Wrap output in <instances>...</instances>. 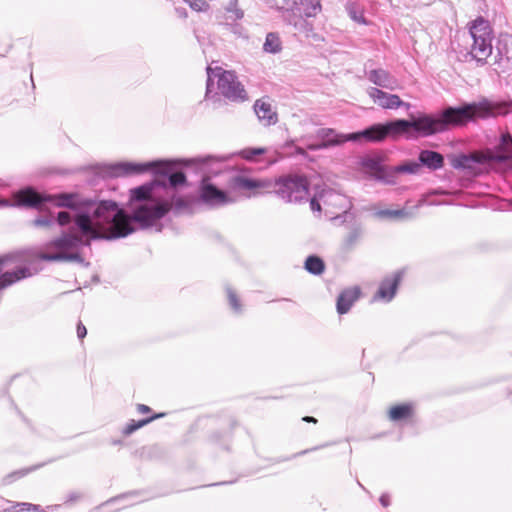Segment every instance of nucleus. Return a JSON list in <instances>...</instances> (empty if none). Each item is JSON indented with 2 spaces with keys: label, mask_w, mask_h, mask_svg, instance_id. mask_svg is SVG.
<instances>
[{
  "label": "nucleus",
  "mask_w": 512,
  "mask_h": 512,
  "mask_svg": "<svg viewBox=\"0 0 512 512\" xmlns=\"http://www.w3.org/2000/svg\"><path fill=\"white\" fill-rule=\"evenodd\" d=\"M116 208L115 201L103 200L92 215L89 212L72 215L66 211L40 210V215L32 220V226L50 228L57 224L66 230L47 243L46 248L55 252H42L39 258L47 262H76L88 267L90 263L79 252L82 247H89L92 240H112L131 234V229L123 231L115 226L117 221H123V214Z\"/></svg>",
  "instance_id": "nucleus-1"
},
{
  "label": "nucleus",
  "mask_w": 512,
  "mask_h": 512,
  "mask_svg": "<svg viewBox=\"0 0 512 512\" xmlns=\"http://www.w3.org/2000/svg\"><path fill=\"white\" fill-rule=\"evenodd\" d=\"M491 115L487 99L480 102L464 103L461 106H448L438 114L419 113L411 119H393L385 123H375L363 130L351 133L346 139L351 142L380 143L387 138L407 140L426 138L447 131L450 127L463 126L477 118Z\"/></svg>",
  "instance_id": "nucleus-2"
},
{
  "label": "nucleus",
  "mask_w": 512,
  "mask_h": 512,
  "mask_svg": "<svg viewBox=\"0 0 512 512\" xmlns=\"http://www.w3.org/2000/svg\"><path fill=\"white\" fill-rule=\"evenodd\" d=\"M156 187L166 188V183L161 180L146 182L140 186L130 189L129 202L139 203L129 215L123 208H120L116 202V209L123 214V221H117L119 230L131 229L134 232L133 223L139 224L142 229L152 227L158 220L163 218L171 209L166 200H158L154 197Z\"/></svg>",
  "instance_id": "nucleus-3"
},
{
  "label": "nucleus",
  "mask_w": 512,
  "mask_h": 512,
  "mask_svg": "<svg viewBox=\"0 0 512 512\" xmlns=\"http://www.w3.org/2000/svg\"><path fill=\"white\" fill-rule=\"evenodd\" d=\"M12 206L35 208L38 210H50L57 213L58 208H68V212L76 215L85 212L84 208H90L94 201L80 198L77 193H59L55 195H43L32 187L23 188L13 194ZM60 210H58L59 212Z\"/></svg>",
  "instance_id": "nucleus-4"
},
{
  "label": "nucleus",
  "mask_w": 512,
  "mask_h": 512,
  "mask_svg": "<svg viewBox=\"0 0 512 512\" xmlns=\"http://www.w3.org/2000/svg\"><path fill=\"white\" fill-rule=\"evenodd\" d=\"M185 160H155L146 163L119 162L110 165L108 173L112 177H121L152 172L166 178L163 181L166 183V187L177 188L187 182L185 173L177 170L179 166H186Z\"/></svg>",
  "instance_id": "nucleus-5"
},
{
  "label": "nucleus",
  "mask_w": 512,
  "mask_h": 512,
  "mask_svg": "<svg viewBox=\"0 0 512 512\" xmlns=\"http://www.w3.org/2000/svg\"><path fill=\"white\" fill-rule=\"evenodd\" d=\"M206 71V96L212 92L213 81L214 79H217V89L222 96L231 101L246 100V91L244 86L238 81L235 72L226 71L220 67L213 69L211 66H208Z\"/></svg>",
  "instance_id": "nucleus-6"
},
{
  "label": "nucleus",
  "mask_w": 512,
  "mask_h": 512,
  "mask_svg": "<svg viewBox=\"0 0 512 512\" xmlns=\"http://www.w3.org/2000/svg\"><path fill=\"white\" fill-rule=\"evenodd\" d=\"M469 33L473 40L469 55L483 66L492 54L493 29L489 21L480 16L471 23Z\"/></svg>",
  "instance_id": "nucleus-7"
},
{
  "label": "nucleus",
  "mask_w": 512,
  "mask_h": 512,
  "mask_svg": "<svg viewBox=\"0 0 512 512\" xmlns=\"http://www.w3.org/2000/svg\"><path fill=\"white\" fill-rule=\"evenodd\" d=\"M274 191L287 203H301L308 199L309 181L304 175H282L275 180Z\"/></svg>",
  "instance_id": "nucleus-8"
},
{
  "label": "nucleus",
  "mask_w": 512,
  "mask_h": 512,
  "mask_svg": "<svg viewBox=\"0 0 512 512\" xmlns=\"http://www.w3.org/2000/svg\"><path fill=\"white\" fill-rule=\"evenodd\" d=\"M199 200L210 207H220L233 202L228 194L212 184L208 177L201 180Z\"/></svg>",
  "instance_id": "nucleus-9"
},
{
  "label": "nucleus",
  "mask_w": 512,
  "mask_h": 512,
  "mask_svg": "<svg viewBox=\"0 0 512 512\" xmlns=\"http://www.w3.org/2000/svg\"><path fill=\"white\" fill-rule=\"evenodd\" d=\"M227 160L228 157L226 156L207 155L189 158L185 160V164L195 165L204 174L203 177L210 179V175H217L222 171L223 165Z\"/></svg>",
  "instance_id": "nucleus-10"
},
{
  "label": "nucleus",
  "mask_w": 512,
  "mask_h": 512,
  "mask_svg": "<svg viewBox=\"0 0 512 512\" xmlns=\"http://www.w3.org/2000/svg\"><path fill=\"white\" fill-rule=\"evenodd\" d=\"M9 260V256H0V290L20 281L31 277L34 273L27 266L18 267L13 271L3 272L4 264Z\"/></svg>",
  "instance_id": "nucleus-11"
},
{
  "label": "nucleus",
  "mask_w": 512,
  "mask_h": 512,
  "mask_svg": "<svg viewBox=\"0 0 512 512\" xmlns=\"http://www.w3.org/2000/svg\"><path fill=\"white\" fill-rule=\"evenodd\" d=\"M366 76L367 79L374 85L390 91H394L400 86L398 79L389 71L382 68L367 71Z\"/></svg>",
  "instance_id": "nucleus-12"
},
{
  "label": "nucleus",
  "mask_w": 512,
  "mask_h": 512,
  "mask_svg": "<svg viewBox=\"0 0 512 512\" xmlns=\"http://www.w3.org/2000/svg\"><path fill=\"white\" fill-rule=\"evenodd\" d=\"M367 93L375 103L384 109H397L405 104L398 95L389 94L376 87H370Z\"/></svg>",
  "instance_id": "nucleus-13"
},
{
  "label": "nucleus",
  "mask_w": 512,
  "mask_h": 512,
  "mask_svg": "<svg viewBox=\"0 0 512 512\" xmlns=\"http://www.w3.org/2000/svg\"><path fill=\"white\" fill-rule=\"evenodd\" d=\"M403 272L397 271L391 277L385 278L379 286V289L375 295L376 298H379L385 302H390L398 289L400 281L402 279Z\"/></svg>",
  "instance_id": "nucleus-14"
},
{
  "label": "nucleus",
  "mask_w": 512,
  "mask_h": 512,
  "mask_svg": "<svg viewBox=\"0 0 512 512\" xmlns=\"http://www.w3.org/2000/svg\"><path fill=\"white\" fill-rule=\"evenodd\" d=\"M299 8L296 7L293 9V11H287L283 15V20L288 24L294 27V29L299 32L303 33L306 36L309 35L310 32L313 30V25L309 21H307L301 14L298 13Z\"/></svg>",
  "instance_id": "nucleus-15"
},
{
  "label": "nucleus",
  "mask_w": 512,
  "mask_h": 512,
  "mask_svg": "<svg viewBox=\"0 0 512 512\" xmlns=\"http://www.w3.org/2000/svg\"><path fill=\"white\" fill-rule=\"evenodd\" d=\"M349 134H338L333 129L329 128H322L318 131V136L322 139V144L311 147V149H318V148H326L328 146H335L339 145L348 141H351L350 139H346Z\"/></svg>",
  "instance_id": "nucleus-16"
},
{
  "label": "nucleus",
  "mask_w": 512,
  "mask_h": 512,
  "mask_svg": "<svg viewBox=\"0 0 512 512\" xmlns=\"http://www.w3.org/2000/svg\"><path fill=\"white\" fill-rule=\"evenodd\" d=\"M168 202L171 207L170 211L175 215L192 214L194 211L195 201L191 196H179L174 194L171 197V201Z\"/></svg>",
  "instance_id": "nucleus-17"
},
{
  "label": "nucleus",
  "mask_w": 512,
  "mask_h": 512,
  "mask_svg": "<svg viewBox=\"0 0 512 512\" xmlns=\"http://www.w3.org/2000/svg\"><path fill=\"white\" fill-rule=\"evenodd\" d=\"M420 165L435 171L444 166V157L441 153L432 150H421L418 156Z\"/></svg>",
  "instance_id": "nucleus-18"
},
{
  "label": "nucleus",
  "mask_w": 512,
  "mask_h": 512,
  "mask_svg": "<svg viewBox=\"0 0 512 512\" xmlns=\"http://www.w3.org/2000/svg\"><path fill=\"white\" fill-rule=\"evenodd\" d=\"M254 111L259 119L264 125H272L277 122V114L272 110L271 105L259 99L254 104Z\"/></svg>",
  "instance_id": "nucleus-19"
},
{
  "label": "nucleus",
  "mask_w": 512,
  "mask_h": 512,
  "mask_svg": "<svg viewBox=\"0 0 512 512\" xmlns=\"http://www.w3.org/2000/svg\"><path fill=\"white\" fill-rule=\"evenodd\" d=\"M230 184L233 188L244 190H253L257 188H266L270 186V184L266 181L249 178L245 175L233 176L230 180Z\"/></svg>",
  "instance_id": "nucleus-20"
},
{
  "label": "nucleus",
  "mask_w": 512,
  "mask_h": 512,
  "mask_svg": "<svg viewBox=\"0 0 512 512\" xmlns=\"http://www.w3.org/2000/svg\"><path fill=\"white\" fill-rule=\"evenodd\" d=\"M358 297V288L347 289L341 292L337 298V312L341 315L346 314L350 310L354 302L358 299Z\"/></svg>",
  "instance_id": "nucleus-21"
},
{
  "label": "nucleus",
  "mask_w": 512,
  "mask_h": 512,
  "mask_svg": "<svg viewBox=\"0 0 512 512\" xmlns=\"http://www.w3.org/2000/svg\"><path fill=\"white\" fill-rule=\"evenodd\" d=\"M361 166L373 173L376 179L385 178V168L380 157H364L361 160Z\"/></svg>",
  "instance_id": "nucleus-22"
},
{
  "label": "nucleus",
  "mask_w": 512,
  "mask_h": 512,
  "mask_svg": "<svg viewBox=\"0 0 512 512\" xmlns=\"http://www.w3.org/2000/svg\"><path fill=\"white\" fill-rule=\"evenodd\" d=\"M480 156L474 154H461L452 161V166L455 169L473 170L475 164L481 163Z\"/></svg>",
  "instance_id": "nucleus-23"
},
{
  "label": "nucleus",
  "mask_w": 512,
  "mask_h": 512,
  "mask_svg": "<svg viewBox=\"0 0 512 512\" xmlns=\"http://www.w3.org/2000/svg\"><path fill=\"white\" fill-rule=\"evenodd\" d=\"M413 414V406L410 403H403L393 406L389 410V419L391 421H401L408 419Z\"/></svg>",
  "instance_id": "nucleus-24"
},
{
  "label": "nucleus",
  "mask_w": 512,
  "mask_h": 512,
  "mask_svg": "<svg viewBox=\"0 0 512 512\" xmlns=\"http://www.w3.org/2000/svg\"><path fill=\"white\" fill-rule=\"evenodd\" d=\"M304 268L313 275H321L325 270L324 261L317 255H309L304 263Z\"/></svg>",
  "instance_id": "nucleus-25"
},
{
  "label": "nucleus",
  "mask_w": 512,
  "mask_h": 512,
  "mask_svg": "<svg viewBox=\"0 0 512 512\" xmlns=\"http://www.w3.org/2000/svg\"><path fill=\"white\" fill-rule=\"evenodd\" d=\"M263 50L272 54H276L282 50L281 40L276 33L270 32L266 35Z\"/></svg>",
  "instance_id": "nucleus-26"
},
{
  "label": "nucleus",
  "mask_w": 512,
  "mask_h": 512,
  "mask_svg": "<svg viewBox=\"0 0 512 512\" xmlns=\"http://www.w3.org/2000/svg\"><path fill=\"white\" fill-rule=\"evenodd\" d=\"M362 237L360 226H353L343 240V248L347 251L353 249Z\"/></svg>",
  "instance_id": "nucleus-27"
},
{
  "label": "nucleus",
  "mask_w": 512,
  "mask_h": 512,
  "mask_svg": "<svg viewBox=\"0 0 512 512\" xmlns=\"http://www.w3.org/2000/svg\"><path fill=\"white\" fill-rule=\"evenodd\" d=\"M159 415H154V416H151V417H148V418H145V419H141V420H131L130 422H128L122 429V434L124 436H130L131 434H133L135 431H137L138 429L144 427L145 425L149 424L150 422H152L154 419L158 418Z\"/></svg>",
  "instance_id": "nucleus-28"
},
{
  "label": "nucleus",
  "mask_w": 512,
  "mask_h": 512,
  "mask_svg": "<svg viewBox=\"0 0 512 512\" xmlns=\"http://www.w3.org/2000/svg\"><path fill=\"white\" fill-rule=\"evenodd\" d=\"M409 215L406 209H382L375 212V216L379 219H404Z\"/></svg>",
  "instance_id": "nucleus-29"
},
{
  "label": "nucleus",
  "mask_w": 512,
  "mask_h": 512,
  "mask_svg": "<svg viewBox=\"0 0 512 512\" xmlns=\"http://www.w3.org/2000/svg\"><path fill=\"white\" fill-rule=\"evenodd\" d=\"M266 3L270 8L282 12V16L287 11H293L294 7L297 6L295 0H266Z\"/></svg>",
  "instance_id": "nucleus-30"
},
{
  "label": "nucleus",
  "mask_w": 512,
  "mask_h": 512,
  "mask_svg": "<svg viewBox=\"0 0 512 512\" xmlns=\"http://www.w3.org/2000/svg\"><path fill=\"white\" fill-rule=\"evenodd\" d=\"M491 115L487 116L485 119L490 117H495L496 115H504L507 114L510 109H512V100L502 101V102H490Z\"/></svg>",
  "instance_id": "nucleus-31"
},
{
  "label": "nucleus",
  "mask_w": 512,
  "mask_h": 512,
  "mask_svg": "<svg viewBox=\"0 0 512 512\" xmlns=\"http://www.w3.org/2000/svg\"><path fill=\"white\" fill-rule=\"evenodd\" d=\"M227 300L230 308L235 314L243 312V305L237 293L229 286L226 287Z\"/></svg>",
  "instance_id": "nucleus-32"
},
{
  "label": "nucleus",
  "mask_w": 512,
  "mask_h": 512,
  "mask_svg": "<svg viewBox=\"0 0 512 512\" xmlns=\"http://www.w3.org/2000/svg\"><path fill=\"white\" fill-rule=\"evenodd\" d=\"M300 2L307 18L315 17L322 10L320 0H300Z\"/></svg>",
  "instance_id": "nucleus-33"
},
{
  "label": "nucleus",
  "mask_w": 512,
  "mask_h": 512,
  "mask_svg": "<svg viewBox=\"0 0 512 512\" xmlns=\"http://www.w3.org/2000/svg\"><path fill=\"white\" fill-rule=\"evenodd\" d=\"M225 11L228 14V19L232 21H238L244 17V11L239 8L238 0H230L225 7Z\"/></svg>",
  "instance_id": "nucleus-34"
},
{
  "label": "nucleus",
  "mask_w": 512,
  "mask_h": 512,
  "mask_svg": "<svg viewBox=\"0 0 512 512\" xmlns=\"http://www.w3.org/2000/svg\"><path fill=\"white\" fill-rule=\"evenodd\" d=\"M265 152L263 148H247L240 152V155L246 160H254L256 156Z\"/></svg>",
  "instance_id": "nucleus-35"
},
{
  "label": "nucleus",
  "mask_w": 512,
  "mask_h": 512,
  "mask_svg": "<svg viewBox=\"0 0 512 512\" xmlns=\"http://www.w3.org/2000/svg\"><path fill=\"white\" fill-rule=\"evenodd\" d=\"M420 168V162H408L397 167V171L414 174L417 173Z\"/></svg>",
  "instance_id": "nucleus-36"
},
{
  "label": "nucleus",
  "mask_w": 512,
  "mask_h": 512,
  "mask_svg": "<svg viewBox=\"0 0 512 512\" xmlns=\"http://www.w3.org/2000/svg\"><path fill=\"white\" fill-rule=\"evenodd\" d=\"M188 5L197 12H206L210 8V5L205 0H192Z\"/></svg>",
  "instance_id": "nucleus-37"
},
{
  "label": "nucleus",
  "mask_w": 512,
  "mask_h": 512,
  "mask_svg": "<svg viewBox=\"0 0 512 512\" xmlns=\"http://www.w3.org/2000/svg\"><path fill=\"white\" fill-rule=\"evenodd\" d=\"M501 147L506 151L512 150V136L510 134H503L501 136Z\"/></svg>",
  "instance_id": "nucleus-38"
},
{
  "label": "nucleus",
  "mask_w": 512,
  "mask_h": 512,
  "mask_svg": "<svg viewBox=\"0 0 512 512\" xmlns=\"http://www.w3.org/2000/svg\"><path fill=\"white\" fill-rule=\"evenodd\" d=\"M42 466H43V464H40V465L33 466V467H30V468L18 470L16 472L12 473L11 475H9L8 478H13L15 476H17V478H21V477L27 475L29 472H32V471H34L37 468H40Z\"/></svg>",
  "instance_id": "nucleus-39"
},
{
  "label": "nucleus",
  "mask_w": 512,
  "mask_h": 512,
  "mask_svg": "<svg viewBox=\"0 0 512 512\" xmlns=\"http://www.w3.org/2000/svg\"><path fill=\"white\" fill-rule=\"evenodd\" d=\"M138 494V492L136 491H133V492H128V493H124V494H121L115 498H112L110 499L109 501L106 502V504H109L111 502H114V501H119V500H122V499H126V498H129V497H134Z\"/></svg>",
  "instance_id": "nucleus-40"
},
{
  "label": "nucleus",
  "mask_w": 512,
  "mask_h": 512,
  "mask_svg": "<svg viewBox=\"0 0 512 512\" xmlns=\"http://www.w3.org/2000/svg\"><path fill=\"white\" fill-rule=\"evenodd\" d=\"M81 497V493L73 491L67 494L65 502L72 503L79 500Z\"/></svg>",
  "instance_id": "nucleus-41"
},
{
  "label": "nucleus",
  "mask_w": 512,
  "mask_h": 512,
  "mask_svg": "<svg viewBox=\"0 0 512 512\" xmlns=\"http://www.w3.org/2000/svg\"><path fill=\"white\" fill-rule=\"evenodd\" d=\"M87 334V329L81 321L77 324V336L79 339H83Z\"/></svg>",
  "instance_id": "nucleus-42"
},
{
  "label": "nucleus",
  "mask_w": 512,
  "mask_h": 512,
  "mask_svg": "<svg viewBox=\"0 0 512 512\" xmlns=\"http://www.w3.org/2000/svg\"><path fill=\"white\" fill-rule=\"evenodd\" d=\"M348 12H349L350 17H351L353 20H355V21H357V22H359V23H365V19H364V17H363L362 15H358V14L356 13V11H354L352 8H349V9H348Z\"/></svg>",
  "instance_id": "nucleus-43"
},
{
  "label": "nucleus",
  "mask_w": 512,
  "mask_h": 512,
  "mask_svg": "<svg viewBox=\"0 0 512 512\" xmlns=\"http://www.w3.org/2000/svg\"><path fill=\"white\" fill-rule=\"evenodd\" d=\"M331 444H332V443H325V444H322V445H319V446H315V447H313V448H311V449L303 450V451L299 452V453H298V454H296V455H297V456H299V455H304V454H307V453H309V452L316 451V450L321 449V448H325V447H327V446H329V445H331Z\"/></svg>",
  "instance_id": "nucleus-44"
},
{
  "label": "nucleus",
  "mask_w": 512,
  "mask_h": 512,
  "mask_svg": "<svg viewBox=\"0 0 512 512\" xmlns=\"http://www.w3.org/2000/svg\"><path fill=\"white\" fill-rule=\"evenodd\" d=\"M379 501H380V503H381V505L383 507H388L390 505V496H389V494L383 493L380 496Z\"/></svg>",
  "instance_id": "nucleus-45"
},
{
  "label": "nucleus",
  "mask_w": 512,
  "mask_h": 512,
  "mask_svg": "<svg viewBox=\"0 0 512 512\" xmlns=\"http://www.w3.org/2000/svg\"><path fill=\"white\" fill-rule=\"evenodd\" d=\"M17 506L21 507V510H38L40 507L31 503H18Z\"/></svg>",
  "instance_id": "nucleus-46"
},
{
  "label": "nucleus",
  "mask_w": 512,
  "mask_h": 512,
  "mask_svg": "<svg viewBox=\"0 0 512 512\" xmlns=\"http://www.w3.org/2000/svg\"><path fill=\"white\" fill-rule=\"evenodd\" d=\"M310 208L313 211H320L321 210V206H320L319 202L316 199H314V198L311 199V201H310Z\"/></svg>",
  "instance_id": "nucleus-47"
},
{
  "label": "nucleus",
  "mask_w": 512,
  "mask_h": 512,
  "mask_svg": "<svg viewBox=\"0 0 512 512\" xmlns=\"http://www.w3.org/2000/svg\"><path fill=\"white\" fill-rule=\"evenodd\" d=\"M137 411L139 413H149L151 411V408L145 404H138Z\"/></svg>",
  "instance_id": "nucleus-48"
},
{
  "label": "nucleus",
  "mask_w": 512,
  "mask_h": 512,
  "mask_svg": "<svg viewBox=\"0 0 512 512\" xmlns=\"http://www.w3.org/2000/svg\"><path fill=\"white\" fill-rule=\"evenodd\" d=\"M302 420L305 422L317 423V419L312 416H305V417H303Z\"/></svg>",
  "instance_id": "nucleus-49"
},
{
  "label": "nucleus",
  "mask_w": 512,
  "mask_h": 512,
  "mask_svg": "<svg viewBox=\"0 0 512 512\" xmlns=\"http://www.w3.org/2000/svg\"><path fill=\"white\" fill-rule=\"evenodd\" d=\"M176 10H177V12H178V14H179L180 16H184V17H186V15H187V14H186L185 9H176Z\"/></svg>",
  "instance_id": "nucleus-50"
},
{
  "label": "nucleus",
  "mask_w": 512,
  "mask_h": 512,
  "mask_svg": "<svg viewBox=\"0 0 512 512\" xmlns=\"http://www.w3.org/2000/svg\"><path fill=\"white\" fill-rule=\"evenodd\" d=\"M509 158H510V156H504V155H500V156H498V157H497V159H498L499 161H505V160H507V159H509Z\"/></svg>",
  "instance_id": "nucleus-51"
},
{
  "label": "nucleus",
  "mask_w": 512,
  "mask_h": 512,
  "mask_svg": "<svg viewBox=\"0 0 512 512\" xmlns=\"http://www.w3.org/2000/svg\"><path fill=\"white\" fill-rule=\"evenodd\" d=\"M228 482H220V483H216L215 485H223V484H227Z\"/></svg>",
  "instance_id": "nucleus-52"
},
{
  "label": "nucleus",
  "mask_w": 512,
  "mask_h": 512,
  "mask_svg": "<svg viewBox=\"0 0 512 512\" xmlns=\"http://www.w3.org/2000/svg\"><path fill=\"white\" fill-rule=\"evenodd\" d=\"M113 444H114V445H116V444H120V441H114V442H113Z\"/></svg>",
  "instance_id": "nucleus-53"
},
{
  "label": "nucleus",
  "mask_w": 512,
  "mask_h": 512,
  "mask_svg": "<svg viewBox=\"0 0 512 512\" xmlns=\"http://www.w3.org/2000/svg\"><path fill=\"white\" fill-rule=\"evenodd\" d=\"M187 4H189L192 0H184Z\"/></svg>",
  "instance_id": "nucleus-54"
}]
</instances>
